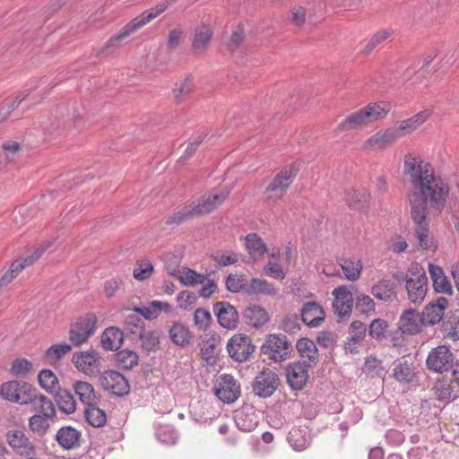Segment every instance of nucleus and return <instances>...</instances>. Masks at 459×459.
Returning <instances> with one entry per match:
<instances>
[{"mask_svg": "<svg viewBox=\"0 0 459 459\" xmlns=\"http://www.w3.org/2000/svg\"><path fill=\"white\" fill-rule=\"evenodd\" d=\"M403 175L413 187L409 195L411 216L417 225L416 237L423 249L434 250L427 221L428 204L438 211L445 206L449 187L441 178L435 177L432 166L420 157L407 154L404 157Z\"/></svg>", "mask_w": 459, "mask_h": 459, "instance_id": "obj_1", "label": "nucleus"}, {"mask_svg": "<svg viewBox=\"0 0 459 459\" xmlns=\"http://www.w3.org/2000/svg\"><path fill=\"white\" fill-rule=\"evenodd\" d=\"M228 195L229 192L221 191L217 194L204 195L201 198L195 199L169 216L166 223L169 225H179L196 216L207 214L221 204L228 197Z\"/></svg>", "mask_w": 459, "mask_h": 459, "instance_id": "obj_2", "label": "nucleus"}, {"mask_svg": "<svg viewBox=\"0 0 459 459\" xmlns=\"http://www.w3.org/2000/svg\"><path fill=\"white\" fill-rule=\"evenodd\" d=\"M390 111L387 102H377L351 113L338 125L340 131H351L367 126L377 120L383 119Z\"/></svg>", "mask_w": 459, "mask_h": 459, "instance_id": "obj_3", "label": "nucleus"}, {"mask_svg": "<svg viewBox=\"0 0 459 459\" xmlns=\"http://www.w3.org/2000/svg\"><path fill=\"white\" fill-rule=\"evenodd\" d=\"M170 4L171 1L169 0L162 1L156 6L144 11L140 15L131 20L128 23L123 26L117 34L108 40L101 51L105 52L108 51L110 48H116L123 39L158 17L165 12Z\"/></svg>", "mask_w": 459, "mask_h": 459, "instance_id": "obj_4", "label": "nucleus"}, {"mask_svg": "<svg viewBox=\"0 0 459 459\" xmlns=\"http://www.w3.org/2000/svg\"><path fill=\"white\" fill-rule=\"evenodd\" d=\"M408 299L412 303H421L427 294L428 278L425 270L418 264H411L405 275Z\"/></svg>", "mask_w": 459, "mask_h": 459, "instance_id": "obj_5", "label": "nucleus"}, {"mask_svg": "<svg viewBox=\"0 0 459 459\" xmlns=\"http://www.w3.org/2000/svg\"><path fill=\"white\" fill-rule=\"evenodd\" d=\"M299 170V167L296 163L284 167L267 186L264 192L266 199L278 200L281 198L298 175Z\"/></svg>", "mask_w": 459, "mask_h": 459, "instance_id": "obj_6", "label": "nucleus"}, {"mask_svg": "<svg viewBox=\"0 0 459 459\" xmlns=\"http://www.w3.org/2000/svg\"><path fill=\"white\" fill-rule=\"evenodd\" d=\"M34 390L35 387L27 382L13 380L2 385L0 394L6 401L28 405Z\"/></svg>", "mask_w": 459, "mask_h": 459, "instance_id": "obj_7", "label": "nucleus"}, {"mask_svg": "<svg viewBox=\"0 0 459 459\" xmlns=\"http://www.w3.org/2000/svg\"><path fill=\"white\" fill-rule=\"evenodd\" d=\"M291 344L283 334H269L261 347V352L275 362L285 360Z\"/></svg>", "mask_w": 459, "mask_h": 459, "instance_id": "obj_8", "label": "nucleus"}, {"mask_svg": "<svg viewBox=\"0 0 459 459\" xmlns=\"http://www.w3.org/2000/svg\"><path fill=\"white\" fill-rule=\"evenodd\" d=\"M454 360L455 357L450 347L439 345L429 352L426 364L429 370L436 373H443L453 368Z\"/></svg>", "mask_w": 459, "mask_h": 459, "instance_id": "obj_9", "label": "nucleus"}, {"mask_svg": "<svg viewBox=\"0 0 459 459\" xmlns=\"http://www.w3.org/2000/svg\"><path fill=\"white\" fill-rule=\"evenodd\" d=\"M227 351L232 359L243 362L249 359L255 351V345L247 334L237 333L228 341Z\"/></svg>", "mask_w": 459, "mask_h": 459, "instance_id": "obj_10", "label": "nucleus"}, {"mask_svg": "<svg viewBox=\"0 0 459 459\" xmlns=\"http://www.w3.org/2000/svg\"><path fill=\"white\" fill-rule=\"evenodd\" d=\"M278 375L270 368L262 370L254 379V394L260 398L271 397L279 386Z\"/></svg>", "mask_w": 459, "mask_h": 459, "instance_id": "obj_11", "label": "nucleus"}, {"mask_svg": "<svg viewBox=\"0 0 459 459\" xmlns=\"http://www.w3.org/2000/svg\"><path fill=\"white\" fill-rule=\"evenodd\" d=\"M312 368L300 360L290 362L285 367L286 382L293 391L304 389L308 381V370Z\"/></svg>", "mask_w": 459, "mask_h": 459, "instance_id": "obj_12", "label": "nucleus"}, {"mask_svg": "<svg viewBox=\"0 0 459 459\" xmlns=\"http://www.w3.org/2000/svg\"><path fill=\"white\" fill-rule=\"evenodd\" d=\"M100 383L103 389L116 396H124L130 390L127 379L116 370L104 371L100 377Z\"/></svg>", "mask_w": 459, "mask_h": 459, "instance_id": "obj_13", "label": "nucleus"}, {"mask_svg": "<svg viewBox=\"0 0 459 459\" xmlns=\"http://www.w3.org/2000/svg\"><path fill=\"white\" fill-rule=\"evenodd\" d=\"M213 312L218 323L226 329H235L238 326L239 316L234 306L228 301H219L213 305Z\"/></svg>", "mask_w": 459, "mask_h": 459, "instance_id": "obj_14", "label": "nucleus"}, {"mask_svg": "<svg viewBox=\"0 0 459 459\" xmlns=\"http://www.w3.org/2000/svg\"><path fill=\"white\" fill-rule=\"evenodd\" d=\"M402 136L399 130L393 128L386 129L385 131H379L374 135L370 136L364 143L363 150L367 151H380L387 148L393 144L397 139Z\"/></svg>", "mask_w": 459, "mask_h": 459, "instance_id": "obj_15", "label": "nucleus"}, {"mask_svg": "<svg viewBox=\"0 0 459 459\" xmlns=\"http://www.w3.org/2000/svg\"><path fill=\"white\" fill-rule=\"evenodd\" d=\"M215 395L225 403H232L240 395V386L232 376L222 375L215 390Z\"/></svg>", "mask_w": 459, "mask_h": 459, "instance_id": "obj_16", "label": "nucleus"}, {"mask_svg": "<svg viewBox=\"0 0 459 459\" xmlns=\"http://www.w3.org/2000/svg\"><path fill=\"white\" fill-rule=\"evenodd\" d=\"M99 353L94 350L75 352L73 362L76 368L88 376H94L99 372Z\"/></svg>", "mask_w": 459, "mask_h": 459, "instance_id": "obj_17", "label": "nucleus"}, {"mask_svg": "<svg viewBox=\"0 0 459 459\" xmlns=\"http://www.w3.org/2000/svg\"><path fill=\"white\" fill-rule=\"evenodd\" d=\"M332 294L334 296L333 307L335 313L340 317H349L353 305L352 294L350 290L342 285L335 288Z\"/></svg>", "mask_w": 459, "mask_h": 459, "instance_id": "obj_18", "label": "nucleus"}, {"mask_svg": "<svg viewBox=\"0 0 459 459\" xmlns=\"http://www.w3.org/2000/svg\"><path fill=\"white\" fill-rule=\"evenodd\" d=\"M448 307V300L444 297H439L437 299L429 303L423 312L421 313V320L424 325H434L439 323L444 316L445 310Z\"/></svg>", "mask_w": 459, "mask_h": 459, "instance_id": "obj_19", "label": "nucleus"}, {"mask_svg": "<svg viewBox=\"0 0 459 459\" xmlns=\"http://www.w3.org/2000/svg\"><path fill=\"white\" fill-rule=\"evenodd\" d=\"M6 440L13 451L21 455H30L35 452V446L22 430H9Z\"/></svg>", "mask_w": 459, "mask_h": 459, "instance_id": "obj_20", "label": "nucleus"}, {"mask_svg": "<svg viewBox=\"0 0 459 459\" xmlns=\"http://www.w3.org/2000/svg\"><path fill=\"white\" fill-rule=\"evenodd\" d=\"M300 361L314 368L319 362L320 357L316 343L308 338H300L296 343Z\"/></svg>", "mask_w": 459, "mask_h": 459, "instance_id": "obj_21", "label": "nucleus"}, {"mask_svg": "<svg viewBox=\"0 0 459 459\" xmlns=\"http://www.w3.org/2000/svg\"><path fill=\"white\" fill-rule=\"evenodd\" d=\"M300 315L302 322L309 327H317L325 320L323 307L314 301L306 302Z\"/></svg>", "mask_w": 459, "mask_h": 459, "instance_id": "obj_22", "label": "nucleus"}, {"mask_svg": "<svg viewBox=\"0 0 459 459\" xmlns=\"http://www.w3.org/2000/svg\"><path fill=\"white\" fill-rule=\"evenodd\" d=\"M36 414L44 415L47 418H56V410L54 403L46 395L39 393L35 388L33 395L29 401Z\"/></svg>", "mask_w": 459, "mask_h": 459, "instance_id": "obj_23", "label": "nucleus"}, {"mask_svg": "<svg viewBox=\"0 0 459 459\" xmlns=\"http://www.w3.org/2000/svg\"><path fill=\"white\" fill-rule=\"evenodd\" d=\"M421 325H424L421 315L411 308L404 311L399 320V329L403 333L416 334L420 331Z\"/></svg>", "mask_w": 459, "mask_h": 459, "instance_id": "obj_24", "label": "nucleus"}, {"mask_svg": "<svg viewBox=\"0 0 459 459\" xmlns=\"http://www.w3.org/2000/svg\"><path fill=\"white\" fill-rule=\"evenodd\" d=\"M81 432L71 426H64L56 434V441L65 449L71 450L80 446Z\"/></svg>", "mask_w": 459, "mask_h": 459, "instance_id": "obj_25", "label": "nucleus"}, {"mask_svg": "<svg viewBox=\"0 0 459 459\" xmlns=\"http://www.w3.org/2000/svg\"><path fill=\"white\" fill-rule=\"evenodd\" d=\"M245 247L254 263L260 261L267 252L266 244L255 232L249 233L245 237Z\"/></svg>", "mask_w": 459, "mask_h": 459, "instance_id": "obj_26", "label": "nucleus"}, {"mask_svg": "<svg viewBox=\"0 0 459 459\" xmlns=\"http://www.w3.org/2000/svg\"><path fill=\"white\" fill-rule=\"evenodd\" d=\"M244 319L248 325L260 328L269 321L268 312L257 304H250L244 312Z\"/></svg>", "mask_w": 459, "mask_h": 459, "instance_id": "obj_27", "label": "nucleus"}, {"mask_svg": "<svg viewBox=\"0 0 459 459\" xmlns=\"http://www.w3.org/2000/svg\"><path fill=\"white\" fill-rule=\"evenodd\" d=\"M372 295L378 300L391 302L396 299L395 284L387 279H381L371 288Z\"/></svg>", "mask_w": 459, "mask_h": 459, "instance_id": "obj_28", "label": "nucleus"}, {"mask_svg": "<svg viewBox=\"0 0 459 459\" xmlns=\"http://www.w3.org/2000/svg\"><path fill=\"white\" fill-rule=\"evenodd\" d=\"M429 273L432 280L434 290L438 293L452 294V286L443 269L434 264H429Z\"/></svg>", "mask_w": 459, "mask_h": 459, "instance_id": "obj_29", "label": "nucleus"}, {"mask_svg": "<svg viewBox=\"0 0 459 459\" xmlns=\"http://www.w3.org/2000/svg\"><path fill=\"white\" fill-rule=\"evenodd\" d=\"M287 440L296 451H303L311 444V436L306 428H292Z\"/></svg>", "mask_w": 459, "mask_h": 459, "instance_id": "obj_30", "label": "nucleus"}, {"mask_svg": "<svg viewBox=\"0 0 459 459\" xmlns=\"http://www.w3.org/2000/svg\"><path fill=\"white\" fill-rule=\"evenodd\" d=\"M171 342L180 347H186L192 342L193 335L188 326L180 322H175L169 331Z\"/></svg>", "mask_w": 459, "mask_h": 459, "instance_id": "obj_31", "label": "nucleus"}, {"mask_svg": "<svg viewBox=\"0 0 459 459\" xmlns=\"http://www.w3.org/2000/svg\"><path fill=\"white\" fill-rule=\"evenodd\" d=\"M279 290L273 283L265 279L252 278L247 289V295H264L273 297L278 294Z\"/></svg>", "mask_w": 459, "mask_h": 459, "instance_id": "obj_32", "label": "nucleus"}, {"mask_svg": "<svg viewBox=\"0 0 459 459\" xmlns=\"http://www.w3.org/2000/svg\"><path fill=\"white\" fill-rule=\"evenodd\" d=\"M234 419L238 429L245 432L254 430L258 424L257 415L252 409L237 411Z\"/></svg>", "mask_w": 459, "mask_h": 459, "instance_id": "obj_33", "label": "nucleus"}, {"mask_svg": "<svg viewBox=\"0 0 459 459\" xmlns=\"http://www.w3.org/2000/svg\"><path fill=\"white\" fill-rule=\"evenodd\" d=\"M213 35L212 30L208 26L197 27L195 30L192 48L195 53H204Z\"/></svg>", "mask_w": 459, "mask_h": 459, "instance_id": "obj_34", "label": "nucleus"}, {"mask_svg": "<svg viewBox=\"0 0 459 459\" xmlns=\"http://www.w3.org/2000/svg\"><path fill=\"white\" fill-rule=\"evenodd\" d=\"M124 341V333L117 327L107 328L101 335V345L106 351H117Z\"/></svg>", "mask_w": 459, "mask_h": 459, "instance_id": "obj_35", "label": "nucleus"}, {"mask_svg": "<svg viewBox=\"0 0 459 459\" xmlns=\"http://www.w3.org/2000/svg\"><path fill=\"white\" fill-rule=\"evenodd\" d=\"M72 350L67 343H56L51 345L44 353L42 359L44 363L56 366L58 362Z\"/></svg>", "mask_w": 459, "mask_h": 459, "instance_id": "obj_36", "label": "nucleus"}, {"mask_svg": "<svg viewBox=\"0 0 459 459\" xmlns=\"http://www.w3.org/2000/svg\"><path fill=\"white\" fill-rule=\"evenodd\" d=\"M338 264L342 267V270L345 275V278L349 281H354L360 277L362 271L361 261L356 258H338Z\"/></svg>", "mask_w": 459, "mask_h": 459, "instance_id": "obj_37", "label": "nucleus"}, {"mask_svg": "<svg viewBox=\"0 0 459 459\" xmlns=\"http://www.w3.org/2000/svg\"><path fill=\"white\" fill-rule=\"evenodd\" d=\"M74 389L80 401L85 404V406L91 405L92 403H98L99 398L93 386L90 383L76 381L74 384Z\"/></svg>", "mask_w": 459, "mask_h": 459, "instance_id": "obj_38", "label": "nucleus"}, {"mask_svg": "<svg viewBox=\"0 0 459 459\" xmlns=\"http://www.w3.org/2000/svg\"><path fill=\"white\" fill-rule=\"evenodd\" d=\"M55 401L58 409L65 413L72 414L76 410V402L72 393L66 389H60L55 393Z\"/></svg>", "mask_w": 459, "mask_h": 459, "instance_id": "obj_39", "label": "nucleus"}, {"mask_svg": "<svg viewBox=\"0 0 459 459\" xmlns=\"http://www.w3.org/2000/svg\"><path fill=\"white\" fill-rule=\"evenodd\" d=\"M56 418H47L41 414H34L29 419V429L38 437H44L50 429V421Z\"/></svg>", "mask_w": 459, "mask_h": 459, "instance_id": "obj_40", "label": "nucleus"}, {"mask_svg": "<svg viewBox=\"0 0 459 459\" xmlns=\"http://www.w3.org/2000/svg\"><path fill=\"white\" fill-rule=\"evenodd\" d=\"M86 421L94 428H100L107 421L106 412L97 406V403L86 406L84 410Z\"/></svg>", "mask_w": 459, "mask_h": 459, "instance_id": "obj_41", "label": "nucleus"}, {"mask_svg": "<svg viewBox=\"0 0 459 459\" xmlns=\"http://www.w3.org/2000/svg\"><path fill=\"white\" fill-rule=\"evenodd\" d=\"M370 195L366 189H359L349 192L346 196V203L351 209H363L369 201Z\"/></svg>", "mask_w": 459, "mask_h": 459, "instance_id": "obj_42", "label": "nucleus"}, {"mask_svg": "<svg viewBox=\"0 0 459 459\" xmlns=\"http://www.w3.org/2000/svg\"><path fill=\"white\" fill-rule=\"evenodd\" d=\"M429 115L430 113L429 110L420 111L413 117L403 120L396 130H399V133L402 134V132L410 133L414 131L427 120Z\"/></svg>", "mask_w": 459, "mask_h": 459, "instance_id": "obj_43", "label": "nucleus"}, {"mask_svg": "<svg viewBox=\"0 0 459 459\" xmlns=\"http://www.w3.org/2000/svg\"><path fill=\"white\" fill-rule=\"evenodd\" d=\"M28 95L29 91H23L18 93L14 99H5L0 107V123L4 122Z\"/></svg>", "mask_w": 459, "mask_h": 459, "instance_id": "obj_44", "label": "nucleus"}, {"mask_svg": "<svg viewBox=\"0 0 459 459\" xmlns=\"http://www.w3.org/2000/svg\"><path fill=\"white\" fill-rule=\"evenodd\" d=\"M442 332L446 337L451 338L454 341L459 340V309L454 311L443 322Z\"/></svg>", "mask_w": 459, "mask_h": 459, "instance_id": "obj_45", "label": "nucleus"}, {"mask_svg": "<svg viewBox=\"0 0 459 459\" xmlns=\"http://www.w3.org/2000/svg\"><path fill=\"white\" fill-rule=\"evenodd\" d=\"M38 378L40 387L48 394H55L58 390V379L50 369H42Z\"/></svg>", "mask_w": 459, "mask_h": 459, "instance_id": "obj_46", "label": "nucleus"}, {"mask_svg": "<svg viewBox=\"0 0 459 459\" xmlns=\"http://www.w3.org/2000/svg\"><path fill=\"white\" fill-rule=\"evenodd\" d=\"M248 284L247 278L243 274L230 273L225 280L226 289L231 293H247Z\"/></svg>", "mask_w": 459, "mask_h": 459, "instance_id": "obj_47", "label": "nucleus"}, {"mask_svg": "<svg viewBox=\"0 0 459 459\" xmlns=\"http://www.w3.org/2000/svg\"><path fill=\"white\" fill-rule=\"evenodd\" d=\"M138 360L137 353L131 350H121L116 353V361L124 369H132L138 364Z\"/></svg>", "mask_w": 459, "mask_h": 459, "instance_id": "obj_48", "label": "nucleus"}, {"mask_svg": "<svg viewBox=\"0 0 459 459\" xmlns=\"http://www.w3.org/2000/svg\"><path fill=\"white\" fill-rule=\"evenodd\" d=\"M125 327L133 340H136L145 331L144 322L137 315L127 316L125 319Z\"/></svg>", "mask_w": 459, "mask_h": 459, "instance_id": "obj_49", "label": "nucleus"}, {"mask_svg": "<svg viewBox=\"0 0 459 459\" xmlns=\"http://www.w3.org/2000/svg\"><path fill=\"white\" fill-rule=\"evenodd\" d=\"M393 377L400 383H410L414 377V371L406 361H399L394 365Z\"/></svg>", "mask_w": 459, "mask_h": 459, "instance_id": "obj_50", "label": "nucleus"}, {"mask_svg": "<svg viewBox=\"0 0 459 459\" xmlns=\"http://www.w3.org/2000/svg\"><path fill=\"white\" fill-rule=\"evenodd\" d=\"M33 370L32 363L24 358L15 359L10 368L11 375L14 377H26Z\"/></svg>", "mask_w": 459, "mask_h": 459, "instance_id": "obj_51", "label": "nucleus"}, {"mask_svg": "<svg viewBox=\"0 0 459 459\" xmlns=\"http://www.w3.org/2000/svg\"><path fill=\"white\" fill-rule=\"evenodd\" d=\"M194 90V78L191 75L186 76L183 81L176 84L173 89V94L177 101H180L189 95Z\"/></svg>", "mask_w": 459, "mask_h": 459, "instance_id": "obj_52", "label": "nucleus"}, {"mask_svg": "<svg viewBox=\"0 0 459 459\" xmlns=\"http://www.w3.org/2000/svg\"><path fill=\"white\" fill-rule=\"evenodd\" d=\"M194 325L199 331H206L212 323V315L209 310L199 307L194 312Z\"/></svg>", "mask_w": 459, "mask_h": 459, "instance_id": "obj_53", "label": "nucleus"}, {"mask_svg": "<svg viewBox=\"0 0 459 459\" xmlns=\"http://www.w3.org/2000/svg\"><path fill=\"white\" fill-rule=\"evenodd\" d=\"M141 342V347L146 351H155L159 348V335L153 331H144L136 339Z\"/></svg>", "mask_w": 459, "mask_h": 459, "instance_id": "obj_54", "label": "nucleus"}, {"mask_svg": "<svg viewBox=\"0 0 459 459\" xmlns=\"http://www.w3.org/2000/svg\"><path fill=\"white\" fill-rule=\"evenodd\" d=\"M388 324L381 318L374 319L368 325V334L376 340H382L386 337Z\"/></svg>", "mask_w": 459, "mask_h": 459, "instance_id": "obj_55", "label": "nucleus"}, {"mask_svg": "<svg viewBox=\"0 0 459 459\" xmlns=\"http://www.w3.org/2000/svg\"><path fill=\"white\" fill-rule=\"evenodd\" d=\"M178 280L185 286H192L195 284H204L206 281V275L198 273L195 270L186 269L180 275Z\"/></svg>", "mask_w": 459, "mask_h": 459, "instance_id": "obj_56", "label": "nucleus"}, {"mask_svg": "<svg viewBox=\"0 0 459 459\" xmlns=\"http://www.w3.org/2000/svg\"><path fill=\"white\" fill-rule=\"evenodd\" d=\"M157 439L166 445H174L178 440V434L170 425L160 426L156 431Z\"/></svg>", "mask_w": 459, "mask_h": 459, "instance_id": "obj_57", "label": "nucleus"}, {"mask_svg": "<svg viewBox=\"0 0 459 459\" xmlns=\"http://www.w3.org/2000/svg\"><path fill=\"white\" fill-rule=\"evenodd\" d=\"M355 308L360 314L369 315L375 312L376 304L368 295L360 294L356 298Z\"/></svg>", "mask_w": 459, "mask_h": 459, "instance_id": "obj_58", "label": "nucleus"}, {"mask_svg": "<svg viewBox=\"0 0 459 459\" xmlns=\"http://www.w3.org/2000/svg\"><path fill=\"white\" fill-rule=\"evenodd\" d=\"M390 35L391 32L388 30H381L376 32L365 45L364 48L361 50V53L363 55H368L379 44L387 39L390 37Z\"/></svg>", "mask_w": 459, "mask_h": 459, "instance_id": "obj_59", "label": "nucleus"}, {"mask_svg": "<svg viewBox=\"0 0 459 459\" xmlns=\"http://www.w3.org/2000/svg\"><path fill=\"white\" fill-rule=\"evenodd\" d=\"M81 332L90 337L95 332L97 325V317L94 314H88L80 322L75 325Z\"/></svg>", "mask_w": 459, "mask_h": 459, "instance_id": "obj_60", "label": "nucleus"}, {"mask_svg": "<svg viewBox=\"0 0 459 459\" xmlns=\"http://www.w3.org/2000/svg\"><path fill=\"white\" fill-rule=\"evenodd\" d=\"M263 271L265 275L277 280H283L286 277V273L283 271L282 266L276 261H268L264 266Z\"/></svg>", "mask_w": 459, "mask_h": 459, "instance_id": "obj_61", "label": "nucleus"}, {"mask_svg": "<svg viewBox=\"0 0 459 459\" xmlns=\"http://www.w3.org/2000/svg\"><path fill=\"white\" fill-rule=\"evenodd\" d=\"M281 328L289 334H297L301 329L299 316L297 315L285 316L282 320Z\"/></svg>", "mask_w": 459, "mask_h": 459, "instance_id": "obj_62", "label": "nucleus"}, {"mask_svg": "<svg viewBox=\"0 0 459 459\" xmlns=\"http://www.w3.org/2000/svg\"><path fill=\"white\" fill-rule=\"evenodd\" d=\"M367 326L360 321H353L349 327L350 338L355 342H362L366 336Z\"/></svg>", "mask_w": 459, "mask_h": 459, "instance_id": "obj_63", "label": "nucleus"}, {"mask_svg": "<svg viewBox=\"0 0 459 459\" xmlns=\"http://www.w3.org/2000/svg\"><path fill=\"white\" fill-rule=\"evenodd\" d=\"M213 260L221 266L234 264L238 261V255L233 252H217L212 255Z\"/></svg>", "mask_w": 459, "mask_h": 459, "instance_id": "obj_64", "label": "nucleus"}]
</instances>
